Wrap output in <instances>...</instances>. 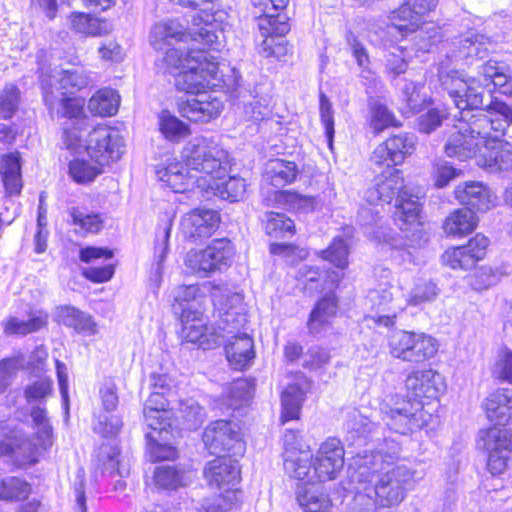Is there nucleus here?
<instances>
[{
    "mask_svg": "<svg viewBox=\"0 0 512 512\" xmlns=\"http://www.w3.org/2000/svg\"><path fill=\"white\" fill-rule=\"evenodd\" d=\"M500 280L497 270L488 266H481L470 276L469 284L476 291L486 290L496 285Z\"/></svg>",
    "mask_w": 512,
    "mask_h": 512,
    "instance_id": "nucleus-64",
    "label": "nucleus"
},
{
    "mask_svg": "<svg viewBox=\"0 0 512 512\" xmlns=\"http://www.w3.org/2000/svg\"><path fill=\"white\" fill-rule=\"evenodd\" d=\"M483 407L489 421L506 425L512 419V393L496 390L485 399Z\"/></svg>",
    "mask_w": 512,
    "mask_h": 512,
    "instance_id": "nucleus-30",
    "label": "nucleus"
},
{
    "mask_svg": "<svg viewBox=\"0 0 512 512\" xmlns=\"http://www.w3.org/2000/svg\"><path fill=\"white\" fill-rule=\"evenodd\" d=\"M477 225V215L469 208H460L445 218L443 230L448 236L462 237L471 233Z\"/></svg>",
    "mask_w": 512,
    "mask_h": 512,
    "instance_id": "nucleus-37",
    "label": "nucleus"
},
{
    "mask_svg": "<svg viewBox=\"0 0 512 512\" xmlns=\"http://www.w3.org/2000/svg\"><path fill=\"white\" fill-rule=\"evenodd\" d=\"M285 473L296 480L305 484L316 482V476L313 475V454L309 449L288 450L283 453Z\"/></svg>",
    "mask_w": 512,
    "mask_h": 512,
    "instance_id": "nucleus-28",
    "label": "nucleus"
},
{
    "mask_svg": "<svg viewBox=\"0 0 512 512\" xmlns=\"http://www.w3.org/2000/svg\"><path fill=\"white\" fill-rule=\"evenodd\" d=\"M219 320L215 324L207 325L203 319L194 317L190 322L188 316L183 314V335L188 342L197 343L203 349H212L223 345L226 335L224 331L233 333L244 317L240 316L233 309L221 310L218 312Z\"/></svg>",
    "mask_w": 512,
    "mask_h": 512,
    "instance_id": "nucleus-7",
    "label": "nucleus"
},
{
    "mask_svg": "<svg viewBox=\"0 0 512 512\" xmlns=\"http://www.w3.org/2000/svg\"><path fill=\"white\" fill-rule=\"evenodd\" d=\"M40 83L43 90V99L45 104L51 110L54 108L56 95L54 89L74 93L88 87L91 82V73L84 67L76 66L69 69H53L46 72L43 68L40 70Z\"/></svg>",
    "mask_w": 512,
    "mask_h": 512,
    "instance_id": "nucleus-9",
    "label": "nucleus"
},
{
    "mask_svg": "<svg viewBox=\"0 0 512 512\" xmlns=\"http://www.w3.org/2000/svg\"><path fill=\"white\" fill-rule=\"evenodd\" d=\"M146 433L147 447L152 461L174 460L178 451L171 439L172 425H162Z\"/></svg>",
    "mask_w": 512,
    "mask_h": 512,
    "instance_id": "nucleus-29",
    "label": "nucleus"
},
{
    "mask_svg": "<svg viewBox=\"0 0 512 512\" xmlns=\"http://www.w3.org/2000/svg\"><path fill=\"white\" fill-rule=\"evenodd\" d=\"M223 102L212 93L202 91L178 103L179 113L192 122H209L219 116Z\"/></svg>",
    "mask_w": 512,
    "mask_h": 512,
    "instance_id": "nucleus-18",
    "label": "nucleus"
},
{
    "mask_svg": "<svg viewBox=\"0 0 512 512\" xmlns=\"http://www.w3.org/2000/svg\"><path fill=\"white\" fill-rule=\"evenodd\" d=\"M375 184L366 192V199L371 204L391 203L397 197L395 221L401 230H409L419 224L421 190L404 184L402 172L388 167L377 175Z\"/></svg>",
    "mask_w": 512,
    "mask_h": 512,
    "instance_id": "nucleus-4",
    "label": "nucleus"
},
{
    "mask_svg": "<svg viewBox=\"0 0 512 512\" xmlns=\"http://www.w3.org/2000/svg\"><path fill=\"white\" fill-rule=\"evenodd\" d=\"M234 254V247L229 240L215 239L202 250L190 251L185 262L195 273L207 276L229 267L233 262Z\"/></svg>",
    "mask_w": 512,
    "mask_h": 512,
    "instance_id": "nucleus-12",
    "label": "nucleus"
},
{
    "mask_svg": "<svg viewBox=\"0 0 512 512\" xmlns=\"http://www.w3.org/2000/svg\"><path fill=\"white\" fill-rule=\"evenodd\" d=\"M31 493V485L18 477L0 479L1 500H23Z\"/></svg>",
    "mask_w": 512,
    "mask_h": 512,
    "instance_id": "nucleus-56",
    "label": "nucleus"
},
{
    "mask_svg": "<svg viewBox=\"0 0 512 512\" xmlns=\"http://www.w3.org/2000/svg\"><path fill=\"white\" fill-rule=\"evenodd\" d=\"M477 443L488 454L487 468L490 473L502 474L512 456V435L505 429L493 427L480 431Z\"/></svg>",
    "mask_w": 512,
    "mask_h": 512,
    "instance_id": "nucleus-14",
    "label": "nucleus"
},
{
    "mask_svg": "<svg viewBox=\"0 0 512 512\" xmlns=\"http://www.w3.org/2000/svg\"><path fill=\"white\" fill-rule=\"evenodd\" d=\"M72 222L86 233H98L103 227V219L98 213H85L77 207L69 210Z\"/></svg>",
    "mask_w": 512,
    "mask_h": 512,
    "instance_id": "nucleus-61",
    "label": "nucleus"
},
{
    "mask_svg": "<svg viewBox=\"0 0 512 512\" xmlns=\"http://www.w3.org/2000/svg\"><path fill=\"white\" fill-rule=\"evenodd\" d=\"M415 145L414 135L408 133L393 135L375 148L371 159L376 164H387L388 167L400 165L414 152Z\"/></svg>",
    "mask_w": 512,
    "mask_h": 512,
    "instance_id": "nucleus-19",
    "label": "nucleus"
},
{
    "mask_svg": "<svg viewBox=\"0 0 512 512\" xmlns=\"http://www.w3.org/2000/svg\"><path fill=\"white\" fill-rule=\"evenodd\" d=\"M49 110L51 113L56 110L58 116L67 118L72 124L83 121V100L78 98L62 97L59 100L56 98L54 108Z\"/></svg>",
    "mask_w": 512,
    "mask_h": 512,
    "instance_id": "nucleus-57",
    "label": "nucleus"
},
{
    "mask_svg": "<svg viewBox=\"0 0 512 512\" xmlns=\"http://www.w3.org/2000/svg\"><path fill=\"white\" fill-rule=\"evenodd\" d=\"M270 104L271 97L268 95L252 96V100L244 105L245 117L254 122L266 119L271 114Z\"/></svg>",
    "mask_w": 512,
    "mask_h": 512,
    "instance_id": "nucleus-62",
    "label": "nucleus"
},
{
    "mask_svg": "<svg viewBox=\"0 0 512 512\" xmlns=\"http://www.w3.org/2000/svg\"><path fill=\"white\" fill-rule=\"evenodd\" d=\"M123 139L115 128L99 125L91 130L85 141L89 157L99 165L117 161L123 153Z\"/></svg>",
    "mask_w": 512,
    "mask_h": 512,
    "instance_id": "nucleus-13",
    "label": "nucleus"
},
{
    "mask_svg": "<svg viewBox=\"0 0 512 512\" xmlns=\"http://www.w3.org/2000/svg\"><path fill=\"white\" fill-rule=\"evenodd\" d=\"M303 276L305 277L304 290L307 293L323 292L332 289L339 279V275L335 272H322L318 270L308 269Z\"/></svg>",
    "mask_w": 512,
    "mask_h": 512,
    "instance_id": "nucleus-55",
    "label": "nucleus"
},
{
    "mask_svg": "<svg viewBox=\"0 0 512 512\" xmlns=\"http://www.w3.org/2000/svg\"><path fill=\"white\" fill-rule=\"evenodd\" d=\"M389 34L402 37H408L413 34L412 40L418 51H429L431 46L436 43L439 36V29L433 23L422 21L417 26L410 25L409 22H392Z\"/></svg>",
    "mask_w": 512,
    "mask_h": 512,
    "instance_id": "nucleus-27",
    "label": "nucleus"
},
{
    "mask_svg": "<svg viewBox=\"0 0 512 512\" xmlns=\"http://www.w3.org/2000/svg\"><path fill=\"white\" fill-rule=\"evenodd\" d=\"M168 402L163 392L153 391L146 400L143 414L147 426L150 429L159 428L162 425H172V412L167 409Z\"/></svg>",
    "mask_w": 512,
    "mask_h": 512,
    "instance_id": "nucleus-34",
    "label": "nucleus"
},
{
    "mask_svg": "<svg viewBox=\"0 0 512 512\" xmlns=\"http://www.w3.org/2000/svg\"><path fill=\"white\" fill-rule=\"evenodd\" d=\"M377 284L368 291L365 298L366 305L375 310L376 314L370 318L376 323L385 327L392 326L394 319L403 311L404 306L398 300L394 299L392 292L393 276L392 272L385 268L377 269L375 272Z\"/></svg>",
    "mask_w": 512,
    "mask_h": 512,
    "instance_id": "nucleus-8",
    "label": "nucleus"
},
{
    "mask_svg": "<svg viewBox=\"0 0 512 512\" xmlns=\"http://www.w3.org/2000/svg\"><path fill=\"white\" fill-rule=\"evenodd\" d=\"M0 175L9 195H17L22 189L20 156L16 153L5 154L0 158Z\"/></svg>",
    "mask_w": 512,
    "mask_h": 512,
    "instance_id": "nucleus-38",
    "label": "nucleus"
},
{
    "mask_svg": "<svg viewBox=\"0 0 512 512\" xmlns=\"http://www.w3.org/2000/svg\"><path fill=\"white\" fill-rule=\"evenodd\" d=\"M289 0H252V4L258 11L254 14L259 18V29L268 33L285 35L290 30L288 17L281 13Z\"/></svg>",
    "mask_w": 512,
    "mask_h": 512,
    "instance_id": "nucleus-21",
    "label": "nucleus"
},
{
    "mask_svg": "<svg viewBox=\"0 0 512 512\" xmlns=\"http://www.w3.org/2000/svg\"><path fill=\"white\" fill-rule=\"evenodd\" d=\"M190 170L179 162L170 163L168 166L157 170V177L164 186L171 188L176 193L188 190L197 181Z\"/></svg>",
    "mask_w": 512,
    "mask_h": 512,
    "instance_id": "nucleus-31",
    "label": "nucleus"
},
{
    "mask_svg": "<svg viewBox=\"0 0 512 512\" xmlns=\"http://www.w3.org/2000/svg\"><path fill=\"white\" fill-rule=\"evenodd\" d=\"M268 205H275L286 210H296L307 203V199L292 191H273L271 197H266Z\"/></svg>",
    "mask_w": 512,
    "mask_h": 512,
    "instance_id": "nucleus-63",
    "label": "nucleus"
},
{
    "mask_svg": "<svg viewBox=\"0 0 512 512\" xmlns=\"http://www.w3.org/2000/svg\"><path fill=\"white\" fill-rule=\"evenodd\" d=\"M263 221L266 233L272 238H289L295 233L294 222L283 213L267 212Z\"/></svg>",
    "mask_w": 512,
    "mask_h": 512,
    "instance_id": "nucleus-50",
    "label": "nucleus"
},
{
    "mask_svg": "<svg viewBox=\"0 0 512 512\" xmlns=\"http://www.w3.org/2000/svg\"><path fill=\"white\" fill-rule=\"evenodd\" d=\"M456 199L478 211H487L497 205V196L480 182H466L455 189Z\"/></svg>",
    "mask_w": 512,
    "mask_h": 512,
    "instance_id": "nucleus-26",
    "label": "nucleus"
},
{
    "mask_svg": "<svg viewBox=\"0 0 512 512\" xmlns=\"http://www.w3.org/2000/svg\"><path fill=\"white\" fill-rule=\"evenodd\" d=\"M102 166L96 162L90 163L85 159L75 158L69 163V176L78 184H88L102 173Z\"/></svg>",
    "mask_w": 512,
    "mask_h": 512,
    "instance_id": "nucleus-54",
    "label": "nucleus"
},
{
    "mask_svg": "<svg viewBox=\"0 0 512 512\" xmlns=\"http://www.w3.org/2000/svg\"><path fill=\"white\" fill-rule=\"evenodd\" d=\"M225 40L224 28L215 29V23L206 20L199 29L192 28L188 33L177 20L156 23L149 35L151 46L159 53L156 66L164 73L175 74L186 65V55L191 48L202 45L218 51Z\"/></svg>",
    "mask_w": 512,
    "mask_h": 512,
    "instance_id": "nucleus-3",
    "label": "nucleus"
},
{
    "mask_svg": "<svg viewBox=\"0 0 512 512\" xmlns=\"http://www.w3.org/2000/svg\"><path fill=\"white\" fill-rule=\"evenodd\" d=\"M220 217L212 209H194L181 220V231L185 238L197 240L209 237L219 226Z\"/></svg>",
    "mask_w": 512,
    "mask_h": 512,
    "instance_id": "nucleus-24",
    "label": "nucleus"
},
{
    "mask_svg": "<svg viewBox=\"0 0 512 512\" xmlns=\"http://www.w3.org/2000/svg\"><path fill=\"white\" fill-rule=\"evenodd\" d=\"M174 416L179 424L188 430H193L203 423L205 411L194 399H186L179 403Z\"/></svg>",
    "mask_w": 512,
    "mask_h": 512,
    "instance_id": "nucleus-47",
    "label": "nucleus"
},
{
    "mask_svg": "<svg viewBox=\"0 0 512 512\" xmlns=\"http://www.w3.org/2000/svg\"><path fill=\"white\" fill-rule=\"evenodd\" d=\"M120 104V95L111 88L97 91L88 102L91 113L99 116H112L117 113Z\"/></svg>",
    "mask_w": 512,
    "mask_h": 512,
    "instance_id": "nucleus-45",
    "label": "nucleus"
},
{
    "mask_svg": "<svg viewBox=\"0 0 512 512\" xmlns=\"http://www.w3.org/2000/svg\"><path fill=\"white\" fill-rule=\"evenodd\" d=\"M171 227L170 224L165 223L162 228L159 229L157 234L155 248H154V262L152 264L151 279L159 284L163 273V264L168 253V241L170 238Z\"/></svg>",
    "mask_w": 512,
    "mask_h": 512,
    "instance_id": "nucleus-48",
    "label": "nucleus"
},
{
    "mask_svg": "<svg viewBox=\"0 0 512 512\" xmlns=\"http://www.w3.org/2000/svg\"><path fill=\"white\" fill-rule=\"evenodd\" d=\"M122 417L116 412H99L95 416L93 430L103 437H114L122 429Z\"/></svg>",
    "mask_w": 512,
    "mask_h": 512,
    "instance_id": "nucleus-58",
    "label": "nucleus"
},
{
    "mask_svg": "<svg viewBox=\"0 0 512 512\" xmlns=\"http://www.w3.org/2000/svg\"><path fill=\"white\" fill-rule=\"evenodd\" d=\"M99 456V461L103 463L104 471L111 475L117 474L120 477H125L129 474L128 465L124 464L120 459V450L118 447H103Z\"/></svg>",
    "mask_w": 512,
    "mask_h": 512,
    "instance_id": "nucleus-59",
    "label": "nucleus"
},
{
    "mask_svg": "<svg viewBox=\"0 0 512 512\" xmlns=\"http://www.w3.org/2000/svg\"><path fill=\"white\" fill-rule=\"evenodd\" d=\"M439 81L460 110L461 118L448 132L444 152L448 157L465 160L479 156V165L491 171L512 169V145L500 138L512 124V109L502 102L489 106L496 117L485 113L469 116L470 110L482 105L481 87L491 84L499 92L512 95V74L504 63L489 60L479 70V77H466L462 72L441 70Z\"/></svg>",
    "mask_w": 512,
    "mask_h": 512,
    "instance_id": "nucleus-1",
    "label": "nucleus"
},
{
    "mask_svg": "<svg viewBox=\"0 0 512 512\" xmlns=\"http://www.w3.org/2000/svg\"><path fill=\"white\" fill-rule=\"evenodd\" d=\"M38 445L32 443L31 440H21L19 444L2 441L0 442V457L12 455L21 465L35 464L38 461Z\"/></svg>",
    "mask_w": 512,
    "mask_h": 512,
    "instance_id": "nucleus-46",
    "label": "nucleus"
},
{
    "mask_svg": "<svg viewBox=\"0 0 512 512\" xmlns=\"http://www.w3.org/2000/svg\"><path fill=\"white\" fill-rule=\"evenodd\" d=\"M388 345L393 357L415 363L432 358L438 350L436 340L430 335L408 331L393 332Z\"/></svg>",
    "mask_w": 512,
    "mask_h": 512,
    "instance_id": "nucleus-10",
    "label": "nucleus"
},
{
    "mask_svg": "<svg viewBox=\"0 0 512 512\" xmlns=\"http://www.w3.org/2000/svg\"><path fill=\"white\" fill-rule=\"evenodd\" d=\"M181 158L189 170L205 174L210 179L226 174L230 167L228 152L213 137L191 139L183 147Z\"/></svg>",
    "mask_w": 512,
    "mask_h": 512,
    "instance_id": "nucleus-6",
    "label": "nucleus"
},
{
    "mask_svg": "<svg viewBox=\"0 0 512 512\" xmlns=\"http://www.w3.org/2000/svg\"><path fill=\"white\" fill-rule=\"evenodd\" d=\"M203 442L210 454H228L229 457H239L245 452V442L238 424L217 420L210 423L204 430Z\"/></svg>",
    "mask_w": 512,
    "mask_h": 512,
    "instance_id": "nucleus-11",
    "label": "nucleus"
},
{
    "mask_svg": "<svg viewBox=\"0 0 512 512\" xmlns=\"http://www.w3.org/2000/svg\"><path fill=\"white\" fill-rule=\"evenodd\" d=\"M71 28L85 36H103L113 30V25L106 19L92 17L82 12L72 13L70 16Z\"/></svg>",
    "mask_w": 512,
    "mask_h": 512,
    "instance_id": "nucleus-40",
    "label": "nucleus"
},
{
    "mask_svg": "<svg viewBox=\"0 0 512 512\" xmlns=\"http://www.w3.org/2000/svg\"><path fill=\"white\" fill-rule=\"evenodd\" d=\"M298 488L296 498L305 512H329L331 499L320 485L309 484Z\"/></svg>",
    "mask_w": 512,
    "mask_h": 512,
    "instance_id": "nucleus-36",
    "label": "nucleus"
},
{
    "mask_svg": "<svg viewBox=\"0 0 512 512\" xmlns=\"http://www.w3.org/2000/svg\"><path fill=\"white\" fill-rule=\"evenodd\" d=\"M48 315L42 311L30 315L28 320H21L17 317H10L3 322V332L7 336L27 335L41 329L47 324Z\"/></svg>",
    "mask_w": 512,
    "mask_h": 512,
    "instance_id": "nucleus-44",
    "label": "nucleus"
},
{
    "mask_svg": "<svg viewBox=\"0 0 512 512\" xmlns=\"http://www.w3.org/2000/svg\"><path fill=\"white\" fill-rule=\"evenodd\" d=\"M399 451L398 443L391 441L387 452L381 448L377 453L354 456V501L360 504L367 498L365 508L358 512H375L376 504L383 508L398 506L414 486V472L405 466L382 473Z\"/></svg>",
    "mask_w": 512,
    "mask_h": 512,
    "instance_id": "nucleus-2",
    "label": "nucleus"
},
{
    "mask_svg": "<svg viewBox=\"0 0 512 512\" xmlns=\"http://www.w3.org/2000/svg\"><path fill=\"white\" fill-rule=\"evenodd\" d=\"M337 298L334 293H328L321 298L310 313L307 327L313 334L320 332L329 319L336 314Z\"/></svg>",
    "mask_w": 512,
    "mask_h": 512,
    "instance_id": "nucleus-43",
    "label": "nucleus"
},
{
    "mask_svg": "<svg viewBox=\"0 0 512 512\" xmlns=\"http://www.w3.org/2000/svg\"><path fill=\"white\" fill-rule=\"evenodd\" d=\"M225 174L215 175L208 180L206 192L211 191L214 195L230 202L239 201L246 192V182L243 178L230 176L224 179Z\"/></svg>",
    "mask_w": 512,
    "mask_h": 512,
    "instance_id": "nucleus-32",
    "label": "nucleus"
},
{
    "mask_svg": "<svg viewBox=\"0 0 512 512\" xmlns=\"http://www.w3.org/2000/svg\"><path fill=\"white\" fill-rule=\"evenodd\" d=\"M193 473L175 465H160L154 471V483L157 488L175 490L186 486L191 481Z\"/></svg>",
    "mask_w": 512,
    "mask_h": 512,
    "instance_id": "nucleus-39",
    "label": "nucleus"
},
{
    "mask_svg": "<svg viewBox=\"0 0 512 512\" xmlns=\"http://www.w3.org/2000/svg\"><path fill=\"white\" fill-rule=\"evenodd\" d=\"M254 384L247 379H238L233 382L226 392L227 406L233 410L249 403L253 397Z\"/></svg>",
    "mask_w": 512,
    "mask_h": 512,
    "instance_id": "nucleus-51",
    "label": "nucleus"
},
{
    "mask_svg": "<svg viewBox=\"0 0 512 512\" xmlns=\"http://www.w3.org/2000/svg\"><path fill=\"white\" fill-rule=\"evenodd\" d=\"M459 44L458 51L453 53L455 58H483L487 54L490 45L487 38L474 33H469L466 38L460 40Z\"/></svg>",
    "mask_w": 512,
    "mask_h": 512,
    "instance_id": "nucleus-53",
    "label": "nucleus"
},
{
    "mask_svg": "<svg viewBox=\"0 0 512 512\" xmlns=\"http://www.w3.org/2000/svg\"><path fill=\"white\" fill-rule=\"evenodd\" d=\"M488 246L489 239L478 233L467 244L448 248L442 255V262L451 269L468 270L486 256Z\"/></svg>",
    "mask_w": 512,
    "mask_h": 512,
    "instance_id": "nucleus-17",
    "label": "nucleus"
},
{
    "mask_svg": "<svg viewBox=\"0 0 512 512\" xmlns=\"http://www.w3.org/2000/svg\"><path fill=\"white\" fill-rule=\"evenodd\" d=\"M236 313L243 316L244 321L233 333H228L227 330L224 331L226 337L223 344H225L226 357L230 365L235 369H242L249 365L254 358V344L253 339L248 334H239L240 328L246 322V317L244 314Z\"/></svg>",
    "mask_w": 512,
    "mask_h": 512,
    "instance_id": "nucleus-23",
    "label": "nucleus"
},
{
    "mask_svg": "<svg viewBox=\"0 0 512 512\" xmlns=\"http://www.w3.org/2000/svg\"><path fill=\"white\" fill-rule=\"evenodd\" d=\"M406 388L417 398L435 399L445 389L443 377L432 369L416 370L408 375Z\"/></svg>",
    "mask_w": 512,
    "mask_h": 512,
    "instance_id": "nucleus-25",
    "label": "nucleus"
},
{
    "mask_svg": "<svg viewBox=\"0 0 512 512\" xmlns=\"http://www.w3.org/2000/svg\"><path fill=\"white\" fill-rule=\"evenodd\" d=\"M385 67L393 75L404 73L408 68V59L410 54L407 46H391L385 56Z\"/></svg>",
    "mask_w": 512,
    "mask_h": 512,
    "instance_id": "nucleus-60",
    "label": "nucleus"
},
{
    "mask_svg": "<svg viewBox=\"0 0 512 512\" xmlns=\"http://www.w3.org/2000/svg\"><path fill=\"white\" fill-rule=\"evenodd\" d=\"M58 317L63 325L73 328L79 334L91 336L97 333V324L92 316L74 307H62Z\"/></svg>",
    "mask_w": 512,
    "mask_h": 512,
    "instance_id": "nucleus-41",
    "label": "nucleus"
},
{
    "mask_svg": "<svg viewBox=\"0 0 512 512\" xmlns=\"http://www.w3.org/2000/svg\"><path fill=\"white\" fill-rule=\"evenodd\" d=\"M172 3L178 4L180 6L189 7L192 9H200V13L197 14L196 17L193 18L194 21V27L195 29H199L200 27L205 26L206 20L209 22L215 23V29H220V27L224 28V32L226 31V28L229 26L226 22L227 19V13L218 10L215 11L212 14L207 13L205 9H202V7L205 4H213L216 0H169Z\"/></svg>",
    "mask_w": 512,
    "mask_h": 512,
    "instance_id": "nucleus-42",
    "label": "nucleus"
},
{
    "mask_svg": "<svg viewBox=\"0 0 512 512\" xmlns=\"http://www.w3.org/2000/svg\"><path fill=\"white\" fill-rule=\"evenodd\" d=\"M34 428L36 429V438L42 450L49 449L53 444V429L47 417V411L39 405L33 406L30 412Z\"/></svg>",
    "mask_w": 512,
    "mask_h": 512,
    "instance_id": "nucleus-49",
    "label": "nucleus"
},
{
    "mask_svg": "<svg viewBox=\"0 0 512 512\" xmlns=\"http://www.w3.org/2000/svg\"><path fill=\"white\" fill-rule=\"evenodd\" d=\"M344 454L345 451L339 439L328 438L324 441L315 457L313 456V475L316 476V482L336 479L345 464Z\"/></svg>",
    "mask_w": 512,
    "mask_h": 512,
    "instance_id": "nucleus-16",
    "label": "nucleus"
},
{
    "mask_svg": "<svg viewBox=\"0 0 512 512\" xmlns=\"http://www.w3.org/2000/svg\"><path fill=\"white\" fill-rule=\"evenodd\" d=\"M430 415L424 412L420 400H405L386 412V425L396 433L406 434L421 429L428 422Z\"/></svg>",
    "mask_w": 512,
    "mask_h": 512,
    "instance_id": "nucleus-15",
    "label": "nucleus"
},
{
    "mask_svg": "<svg viewBox=\"0 0 512 512\" xmlns=\"http://www.w3.org/2000/svg\"><path fill=\"white\" fill-rule=\"evenodd\" d=\"M204 476L212 487L232 491L240 479V467L238 461L232 457H217L210 461L205 469Z\"/></svg>",
    "mask_w": 512,
    "mask_h": 512,
    "instance_id": "nucleus-22",
    "label": "nucleus"
},
{
    "mask_svg": "<svg viewBox=\"0 0 512 512\" xmlns=\"http://www.w3.org/2000/svg\"><path fill=\"white\" fill-rule=\"evenodd\" d=\"M158 124L163 136L171 142H179L190 134L189 126L168 111L161 112Z\"/></svg>",
    "mask_w": 512,
    "mask_h": 512,
    "instance_id": "nucleus-52",
    "label": "nucleus"
},
{
    "mask_svg": "<svg viewBox=\"0 0 512 512\" xmlns=\"http://www.w3.org/2000/svg\"><path fill=\"white\" fill-rule=\"evenodd\" d=\"M308 388L309 383L302 373L297 372L285 376L281 393L282 423L299 418Z\"/></svg>",
    "mask_w": 512,
    "mask_h": 512,
    "instance_id": "nucleus-20",
    "label": "nucleus"
},
{
    "mask_svg": "<svg viewBox=\"0 0 512 512\" xmlns=\"http://www.w3.org/2000/svg\"><path fill=\"white\" fill-rule=\"evenodd\" d=\"M204 48H191L187 52L185 67L175 73V86L178 90L194 95L206 89L222 87L223 74L214 61L215 56Z\"/></svg>",
    "mask_w": 512,
    "mask_h": 512,
    "instance_id": "nucleus-5",
    "label": "nucleus"
},
{
    "mask_svg": "<svg viewBox=\"0 0 512 512\" xmlns=\"http://www.w3.org/2000/svg\"><path fill=\"white\" fill-rule=\"evenodd\" d=\"M437 4L438 0H407L391 13L390 18L392 22H409L414 27L424 21Z\"/></svg>",
    "mask_w": 512,
    "mask_h": 512,
    "instance_id": "nucleus-33",
    "label": "nucleus"
},
{
    "mask_svg": "<svg viewBox=\"0 0 512 512\" xmlns=\"http://www.w3.org/2000/svg\"><path fill=\"white\" fill-rule=\"evenodd\" d=\"M298 172L295 162L276 158L266 163L262 178L267 184L281 187L292 183L296 179Z\"/></svg>",
    "mask_w": 512,
    "mask_h": 512,
    "instance_id": "nucleus-35",
    "label": "nucleus"
}]
</instances>
